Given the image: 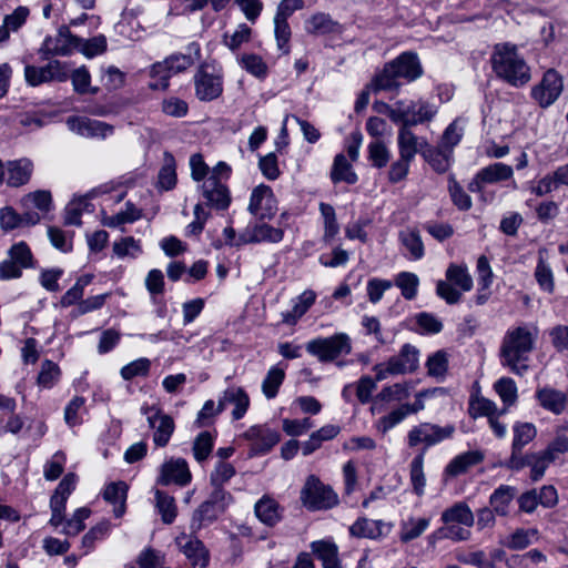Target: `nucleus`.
I'll return each instance as SVG.
<instances>
[{"label":"nucleus","mask_w":568,"mask_h":568,"mask_svg":"<svg viewBox=\"0 0 568 568\" xmlns=\"http://www.w3.org/2000/svg\"><path fill=\"white\" fill-rule=\"evenodd\" d=\"M368 159L377 169L386 166L390 159V152L384 142L375 140L368 144Z\"/></svg>","instance_id":"63"},{"label":"nucleus","mask_w":568,"mask_h":568,"mask_svg":"<svg viewBox=\"0 0 568 568\" xmlns=\"http://www.w3.org/2000/svg\"><path fill=\"white\" fill-rule=\"evenodd\" d=\"M453 154L454 151L439 143L436 146L427 144L425 150H423V158L438 173H445L448 171L453 163Z\"/></svg>","instance_id":"29"},{"label":"nucleus","mask_w":568,"mask_h":568,"mask_svg":"<svg viewBox=\"0 0 568 568\" xmlns=\"http://www.w3.org/2000/svg\"><path fill=\"white\" fill-rule=\"evenodd\" d=\"M352 388H355L356 396L362 404L373 400L372 394L376 389V382L371 376L361 377L354 385H347L343 389V396L348 397Z\"/></svg>","instance_id":"46"},{"label":"nucleus","mask_w":568,"mask_h":568,"mask_svg":"<svg viewBox=\"0 0 568 568\" xmlns=\"http://www.w3.org/2000/svg\"><path fill=\"white\" fill-rule=\"evenodd\" d=\"M430 537L463 541L470 537V530L465 526L463 527V525L444 524V526L437 529Z\"/></svg>","instance_id":"59"},{"label":"nucleus","mask_w":568,"mask_h":568,"mask_svg":"<svg viewBox=\"0 0 568 568\" xmlns=\"http://www.w3.org/2000/svg\"><path fill=\"white\" fill-rule=\"evenodd\" d=\"M285 377L284 369L273 366L268 369L265 378L262 383V392L267 398L276 396L280 386L282 385Z\"/></svg>","instance_id":"55"},{"label":"nucleus","mask_w":568,"mask_h":568,"mask_svg":"<svg viewBox=\"0 0 568 568\" xmlns=\"http://www.w3.org/2000/svg\"><path fill=\"white\" fill-rule=\"evenodd\" d=\"M316 293L312 290L304 291L295 300L292 301V310L282 313V322L286 325H295L298 320L315 303Z\"/></svg>","instance_id":"31"},{"label":"nucleus","mask_w":568,"mask_h":568,"mask_svg":"<svg viewBox=\"0 0 568 568\" xmlns=\"http://www.w3.org/2000/svg\"><path fill=\"white\" fill-rule=\"evenodd\" d=\"M215 442V434L205 430L200 433L193 443L192 452L196 462L202 463L210 456Z\"/></svg>","instance_id":"49"},{"label":"nucleus","mask_w":568,"mask_h":568,"mask_svg":"<svg viewBox=\"0 0 568 568\" xmlns=\"http://www.w3.org/2000/svg\"><path fill=\"white\" fill-rule=\"evenodd\" d=\"M236 62L257 80H265L268 75V65L260 54L253 52L241 53L236 55Z\"/></svg>","instance_id":"34"},{"label":"nucleus","mask_w":568,"mask_h":568,"mask_svg":"<svg viewBox=\"0 0 568 568\" xmlns=\"http://www.w3.org/2000/svg\"><path fill=\"white\" fill-rule=\"evenodd\" d=\"M245 437L252 440L254 455L267 453L280 440V435L273 428H250Z\"/></svg>","instance_id":"28"},{"label":"nucleus","mask_w":568,"mask_h":568,"mask_svg":"<svg viewBox=\"0 0 568 568\" xmlns=\"http://www.w3.org/2000/svg\"><path fill=\"white\" fill-rule=\"evenodd\" d=\"M33 162L28 158L3 162L0 159V184L6 183L10 187L26 185L33 173Z\"/></svg>","instance_id":"9"},{"label":"nucleus","mask_w":568,"mask_h":568,"mask_svg":"<svg viewBox=\"0 0 568 568\" xmlns=\"http://www.w3.org/2000/svg\"><path fill=\"white\" fill-rule=\"evenodd\" d=\"M221 514H223V511L217 510L216 506L207 499L194 511L191 528L193 530H200L202 527L216 520Z\"/></svg>","instance_id":"39"},{"label":"nucleus","mask_w":568,"mask_h":568,"mask_svg":"<svg viewBox=\"0 0 568 568\" xmlns=\"http://www.w3.org/2000/svg\"><path fill=\"white\" fill-rule=\"evenodd\" d=\"M301 500L308 510H326L338 504V496L329 486L311 475L301 490Z\"/></svg>","instance_id":"7"},{"label":"nucleus","mask_w":568,"mask_h":568,"mask_svg":"<svg viewBox=\"0 0 568 568\" xmlns=\"http://www.w3.org/2000/svg\"><path fill=\"white\" fill-rule=\"evenodd\" d=\"M536 398L542 408L556 415H560L565 410L567 403L565 393L548 386L538 388Z\"/></svg>","instance_id":"30"},{"label":"nucleus","mask_w":568,"mask_h":568,"mask_svg":"<svg viewBox=\"0 0 568 568\" xmlns=\"http://www.w3.org/2000/svg\"><path fill=\"white\" fill-rule=\"evenodd\" d=\"M394 284L400 290L405 300L412 301L417 296L419 277L413 272L403 271L396 275Z\"/></svg>","instance_id":"44"},{"label":"nucleus","mask_w":568,"mask_h":568,"mask_svg":"<svg viewBox=\"0 0 568 568\" xmlns=\"http://www.w3.org/2000/svg\"><path fill=\"white\" fill-rule=\"evenodd\" d=\"M311 549L322 562L323 568H342L338 559V548L329 540H316L311 544Z\"/></svg>","instance_id":"33"},{"label":"nucleus","mask_w":568,"mask_h":568,"mask_svg":"<svg viewBox=\"0 0 568 568\" xmlns=\"http://www.w3.org/2000/svg\"><path fill=\"white\" fill-rule=\"evenodd\" d=\"M494 389L501 399L505 410L507 407L514 406L518 398V388L515 381L510 377H501L494 384Z\"/></svg>","instance_id":"45"},{"label":"nucleus","mask_w":568,"mask_h":568,"mask_svg":"<svg viewBox=\"0 0 568 568\" xmlns=\"http://www.w3.org/2000/svg\"><path fill=\"white\" fill-rule=\"evenodd\" d=\"M90 515L91 510L89 508H78L73 513L72 517L65 520L61 532L64 534L65 536H77L84 529V521L90 517Z\"/></svg>","instance_id":"57"},{"label":"nucleus","mask_w":568,"mask_h":568,"mask_svg":"<svg viewBox=\"0 0 568 568\" xmlns=\"http://www.w3.org/2000/svg\"><path fill=\"white\" fill-rule=\"evenodd\" d=\"M227 405L234 406L232 417L233 420H239L247 412L250 398L243 388L231 386L227 387L220 396V407L225 409Z\"/></svg>","instance_id":"25"},{"label":"nucleus","mask_w":568,"mask_h":568,"mask_svg":"<svg viewBox=\"0 0 568 568\" xmlns=\"http://www.w3.org/2000/svg\"><path fill=\"white\" fill-rule=\"evenodd\" d=\"M248 212L260 220L272 219L276 211V200L268 185L260 184L253 189L247 207Z\"/></svg>","instance_id":"12"},{"label":"nucleus","mask_w":568,"mask_h":568,"mask_svg":"<svg viewBox=\"0 0 568 568\" xmlns=\"http://www.w3.org/2000/svg\"><path fill=\"white\" fill-rule=\"evenodd\" d=\"M446 278L464 292H468L473 287V278L464 265L450 264L446 270Z\"/></svg>","instance_id":"51"},{"label":"nucleus","mask_w":568,"mask_h":568,"mask_svg":"<svg viewBox=\"0 0 568 568\" xmlns=\"http://www.w3.org/2000/svg\"><path fill=\"white\" fill-rule=\"evenodd\" d=\"M201 59V45L197 42L189 43L183 52L173 53L162 62L152 65L151 74L158 77L160 83L152 84V88L165 89L169 85V78L186 71Z\"/></svg>","instance_id":"4"},{"label":"nucleus","mask_w":568,"mask_h":568,"mask_svg":"<svg viewBox=\"0 0 568 568\" xmlns=\"http://www.w3.org/2000/svg\"><path fill=\"white\" fill-rule=\"evenodd\" d=\"M282 229L273 227L266 223H250L240 234V244L250 243H278L283 240Z\"/></svg>","instance_id":"20"},{"label":"nucleus","mask_w":568,"mask_h":568,"mask_svg":"<svg viewBox=\"0 0 568 568\" xmlns=\"http://www.w3.org/2000/svg\"><path fill=\"white\" fill-rule=\"evenodd\" d=\"M192 480L189 465L183 458H171L162 464L158 483L168 486L175 484L186 486Z\"/></svg>","instance_id":"16"},{"label":"nucleus","mask_w":568,"mask_h":568,"mask_svg":"<svg viewBox=\"0 0 568 568\" xmlns=\"http://www.w3.org/2000/svg\"><path fill=\"white\" fill-rule=\"evenodd\" d=\"M21 205L27 210L36 207L41 214H45L52 209L51 193L47 190L30 192L21 199Z\"/></svg>","instance_id":"43"},{"label":"nucleus","mask_w":568,"mask_h":568,"mask_svg":"<svg viewBox=\"0 0 568 568\" xmlns=\"http://www.w3.org/2000/svg\"><path fill=\"white\" fill-rule=\"evenodd\" d=\"M205 204L214 210H226L231 203L230 192L216 176H209L202 184Z\"/></svg>","instance_id":"19"},{"label":"nucleus","mask_w":568,"mask_h":568,"mask_svg":"<svg viewBox=\"0 0 568 568\" xmlns=\"http://www.w3.org/2000/svg\"><path fill=\"white\" fill-rule=\"evenodd\" d=\"M175 544L193 568H205L207 566L209 552L200 539L182 534L176 537Z\"/></svg>","instance_id":"17"},{"label":"nucleus","mask_w":568,"mask_h":568,"mask_svg":"<svg viewBox=\"0 0 568 568\" xmlns=\"http://www.w3.org/2000/svg\"><path fill=\"white\" fill-rule=\"evenodd\" d=\"M393 529V524L381 519L358 518L351 527L349 534L357 538L383 539Z\"/></svg>","instance_id":"18"},{"label":"nucleus","mask_w":568,"mask_h":568,"mask_svg":"<svg viewBox=\"0 0 568 568\" xmlns=\"http://www.w3.org/2000/svg\"><path fill=\"white\" fill-rule=\"evenodd\" d=\"M412 104L414 108L410 109V120H409L410 125H417V124L430 121L437 113L436 106L428 102L412 101Z\"/></svg>","instance_id":"58"},{"label":"nucleus","mask_w":568,"mask_h":568,"mask_svg":"<svg viewBox=\"0 0 568 568\" xmlns=\"http://www.w3.org/2000/svg\"><path fill=\"white\" fill-rule=\"evenodd\" d=\"M126 493L128 486L124 481L111 483L103 491V498L113 505V514L118 518L125 513Z\"/></svg>","instance_id":"36"},{"label":"nucleus","mask_w":568,"mask_h":568,"mask_svg":"<svg viewBox=\"0 0 568 568\" xmlns=\"http://www.w3.org/2000/svg\"><path fill=\"white\" fill-rule=\"evenodd\" d=\"M409 397V387L406 383H397L384 387L372 400V414H381L389 403L402 402Z\"/></svg>","instance_id":"22"},{"label":"nucleus","mask_w":568,"mask_h":568,"mask_svg":"<svg viewBox=\"0 0 568 568\" xmlns=\"http://www.w3.org/2000/svg\"><path fill=\"white\" fill-rule=\"evenodd\" d=\"M67 125L73 133L91 139H106L114 132V128L111 124L85 116H70L67 120Z\"/></svg>","instance_id":"14"},{"label":"nucleus","mask_w":568,"mask_h":568,"mask_svg":"<svg viewBox=\"0 0 568 568\" xmlns=\"http://www.w3.org/2000/svg\"><path fill=\"white\" fill-rule=\"evenodd\" d=\"M453 434V428H413L408 433V445L415 447L423 445L420 454H418L410 463V483L413 490L417 496H423L425 493L426 477L424 474V455L425 452L440 442L449 438Z\"/></svg>","instance_id":"3"},{"label":"nucleus","mask_w":568,"mask_h":568,"mask_svg":"<svg viewBox=\"0 0 568 568\" xmlns=\"http://www.w3.org/2000/svg\"><path fill=\"white\" fill-rule=\"evenodd\" d=\"M514 176V169L501 162H495L480 169L475 179L469 183L468 189L470 192L477 193L481 191L483 184L498 183L507 181Z\"/></svg>","instance_id":"15"},{"label":"nucleus","mask_w":568,"mask_h":568,"mask_svg":"<svg viewBox=\"0 0 568 568\" xmlns=\"http://www.w3.org/2000/svg\"><path fill=\"white\" fill-rule=\"evenodd\" d=\"M113 191V186L109 184L100 185L91 190L85 195L74 196L64 209V223L67 225H81V215L90 211V199L99 195H108Z\"/></svg>","instance_id":"11"},{"label":"nucleus","mask_w":568,"mask_h":568,"mask_svg":"<svg viewBox=\"0 0 568 568\" xmlns=\"http://www.w3.org/2000/svg\"><path fill=\"white\" fill-rule=\"evenodd\" d=\"M151 361L146 357H141L124 365L120 375L124 381H131L138 376H146L150 372Z\"/></svg>","instance_id":"64"},{"label":"nucleus","mask_w":568,"mask_h":568,"mask_svg":"<svg viewBox=\"0 0 568 568\" xmlns=\"http://www.w3.org/2000/svg\"><path fill=\"white\" fill-rule=\"evenodd\" d=\"M256 518L267 527L276 526L283 518V508L270 495H263L254 505Z\"/></svg>","instance_id":"23"},{"label":"nucleus","mask_w":568,"mask_h":568,"mask_svg":"<svg viewBox=\"0 0 568 568\" xmlns=\"http://www.w3.org/2000/svg\"><path fill=\"white\" fill-rule=\"evenodd\" d=\"M67 456L62 450L55 452L43 465V477L48 481L57 480L63 473Z\"/></svg>","instance_id":"54"},{"label":"nucleus","mask_w":568,"mask_h":568,"mask_svg":"<svg viewBox=\"0 0 568 568\" xmlns=\"http://www.w3.org/2000/svg\"><path fill=\"white\" fill-rule=\"evenodd\" d=\"M444 524H457L467 528L471 527L475 523V517L469 506L463 501L454 504L452 507L445 509L440 517Z\"/></svg>","instance_id":"35"},{"label":"nucleus","mask_w":568,"mask_h":568,"mask_svg":"<svg viewBox=\"0 0 568 568\" xmlns=\"http://www.w3.org/2000/svg\"><path fill=\"white\" fill-rule=\"evenodd\" d=\"M61 372L58 364L52 361L45 359L41 364L38 375V384L43 388H51L60 378Z\"/></svg>","instance_id":"62"},{"label":"nucleus","mask_w":568,"mask_h":568,"mask_svg":"<svg viewBox=\"0 0 568 568\" xmlns=\"http://www.w3.org/2000/svg\"><path fill=\"white\" fill-rule=\"evenodd\" d=\"M252 38V29L245 24L240 23L232 33L223 36V44L231 51H237L243 44L250 42Z\"/></svg>","instance_id":"48"},{"label":"nucleus","mask_w":568,"mask_h":568,"mask_svg":"<svg viewBox=\"0 0 568 568\" xmlns=\"http://www.w3.org/2000/svg\"><path fill=\"white\" fill-rule=\"evenodd\" d=\"M564 81L561 75L554 69L544 73L539 84L531 89V97L541 108L551 105L561 94Z\"/></svg>","instance_id":"10"},{"label":"nucleus","mask_w":568,"mask_h":568,"mask_svg":"<svg viewBox=\"0 0 568 568\" xmlns=\"http://www.w3.org/2000/svg\"><path fill=\"white\" fill-rule=\"evenodd\" d=\"M516 489L508 485H500L489 498L490 506L496 515L506 516L515 498Z\"/></svg>","instance_id":"38"},{"label":"nucleus","mask_w":568,"mask_h":568,"mask_svg":"<svg viewBox=\"0 0 568 568\" xmlns=\"http://www.w3.org/2000/svg\"><path fill=\"white\" fill-rule=\"evenodd\" d=\"M32 267H34L33 254L29 245L20 241L8 250L7 257L0 262V280L20 278L23 270Z\"/></svg>","instance_id":"8"},{"label":"nucleus","mask_w":568,"mask_h":568,"mask_svg":"<svg viewBox=\"0 0 568 568\" xmlns=\"http://www.w3.org/2000/svg\"><path fill=\"white\" fill-rule=\"evenodd\" d=\"M336 23L327 13L318 12L313 14L306 22L305 29L310 33L325 34L335 30Z\"/></svg>","instance_id":"52"},{"label":"nucleus","mask_w":568,"mask_h":568,"mask_svg":"<svg viewBox=\"0 0 568 568\" xmlns=\"http://www.w3.org/2000/svg\"><path fill=\"white\" fill-rule=\"evenodd\" d=\"M396 74L407 82H412L422 75V67L416 54L405 52L389 62Z\"/></svg>","instance_id":"27"},{"label":"nucleus","mask_w":568,"mask_h":568,"mask_svg":"<svg viewBox=\"0 0 568 568\" xmlns=\"http://www.w3.org/2000/svg\"><path fill=\"white\" fill-rule=\"evenodd\" d=\"M402 79L396 74L394 67L387 63L383 71L373 81L374 91H395L402 85Z\"/></svg>","instance_id":"42"},{"label":"nucleus","mask_w":568,"mask_h":568,"mask_svg":"<svg viewBox=\"0 0 568 568\" xmlns=\"http://www.w3.org/2000/svg\"><path fill=\"white\" fill-rule=\"evenodd\" d=\"M485 455L480 450H468L455 456L444 468L443 477L445 481L466 474L471 467L480 464Z\"/></svg>","instance_id":"21"},{"label":"nucleus","mask_w":568,"mask_h":568,"mask_svg":"<svg viewBox=\"0 0 568 568\" xmlns=\"http://www.w3.org/2000/svg\"><path fill=\"white\" fill-rule=\"evenodd\" d=\"M469 412L474 417H488L491 426H496L494 420L503 415L505 409L499 410L497 405L488 398L477 397L470 402Z\"/></svg>","instance_id":"41"},{"label":"nucleus","mask_w":568,"mask_h":568,"mask_svg":"<svg viewBox=\"0 0 568 568\" xmlns=\"http://www.w3.org/2000/svg\"><path fill=\"white\" fill-rule=\"evenodd\" d=\"M80 45V39L73 36L67 27H61L54 37H47L41 52L45 58L52 55H69Z\"/></svg>","instance_id":"13"},{"label":"nucleus","mask_w":568,"mask_h":568,"mask_svg":"<svg viewBox=\"0 0 568 568\" xmlns=\"http://www.w3.org/2000/svg\"><path fill=\"white\" fill-rule=\"evenodd\" d=\"M338 434V428H318L303 443V455L307 456L318 448L323 440L332 439Z\"/></svg>","instance_id":"60"},{"label":"nucleus","mask_w":568,"mask_h":568,"mask_svg":"<svg viewBox=\"0 0 568 568\" xmlns=\"http://www.w3.org/2000/svg\"><path fill=\"white\" fill-rule=\"evenodd\" d=\"M320 212L324 222L323 240L326 243H329L339 232V225L336 220V213L331 204L323 202L320 204Z\"/></svg>","instance_id":"50"},{"label":"nucleus","mask_w":568,"mask_h":568,"mask_svg":"<svg viewBox=\"0 0 568 568\" xmlns=\"http://www.w3.org/2000/svg\"><path fill=\"white\" fill-rule=\"evenodd\" d=\"M537 337L538 328L534 325L524 324L508 328L500 346L501 365L516 375H524Z\"/></svg>","instance_id":"1"},{"label":"nucleus","mask_w":568,"mask_h":568,"mask_svg":"<svg viewBox=\"0 0 568 568\" xmlns=\"http://www.w3.org/2000/svg\"><path fill=\"white\" fill-rule=\"evenodd\" d=\"M142 215L140 209H138L132 202L125 203V209L113 215H106L102 210V224L108 227H119L126 223H133L138 221Z\"/></svg>","instance_id":"37"},{"label":"nucleus","mask_w":568,"mask_h":568,"mask_svg":"<svg viewBox=\"0 0 568 568\" xmlns=\"http://www.w3.org/2000/svg\"><path fill=\"white\" fill-rule=\"evenodd\" d=\"M398 240L404 248L403 255L409 261H419L425 255V246L420 233L415 227H406L398 234Z\"/></svg>","instance_id":"26"},{"label":"nucleus","mask_w":568,"mask_h":568,"mask_svg":"<svg viewBox=\"0 0 568 568\" xmlns=\"http://www.w3.org/2000/svg\"><path fill=\"white\" fill-rule=\"evenodd\" d=\"M338 434V428H318L303 443V455L307 456L318 448L323 440L332 439Z\"/></svg>","instance_id":"61"},{"label":"nucleus","mask_w":568,"mask_h":568,"mask_svg":"<svg viewBox=\"0 0 568 568\" xmlns=\"http://www.w3.org/2000/svg\"><path fill=\"white\" fill-rule=\"evenodd\" d=\"M427 144L425 139L418 138L406 125L399 129L397 136L399 156L413 161L417 153L423 155V150H425Z\"/></svg>","instance_id":"24"},{"label":"nucleus","mask_w":568,"mask_h":568,"mask_svg":"<svg viewBox=\"0 0 568 568\" xmlns=\"http://www.w3.org/2000/svg\"><path fill=\"white\" fill-rule=\"evenodd\" d=\"M306 352L320 362H333L352 352L351 337L346 333H336L328 337H316L305 345Z\"/></svg>","instance_id":"5"},{"label":"nucleus","mask_w":568,"mask_h":568,"mask_svg":"<svg viewBox=\"0 0 568 568\" xmlns=\"http://www.w3.org/2000/svg\"><path fill=\"white\" fill-rule=\"evenodd\" d=\"M490 63L496 77L511 87L520 88L531 80L530 67L519 54L518 48L513 43L495 44L490 55Z\"/></svg>","instance_id":"2"},{"label":"nucleus","mask_w":568,"mask_h":568,"mask_svg":"<svg viewBox=\"0 0 568 568\" xmlns=\"http://www.w3.org/2000/svg\"><path fill=\"white\" fill-rule=\"evenodd\" d=\"M113 253L119 258H135L142 253L140 241L132 236L122 237L113 243Z\"/></svg>","instance_id":"56"},{"label":"nucleus","mask_w":568,"mask_h":568,"mask_svg":"<svg viewBox=\"0 0 568 568\" xmlns=\"http://www.w3.org/2000/svg\"><path fill=\"white\" fill-rule=\"evenodd\" d=\"M465 131V122L462 119L454 120L444 131L439 144L454 151L459 144Z\"/></svg>","instance_id":"53"},{"label":"nucleus","mask_w":568,"mask_h":568,"mask_svg":"<svg viewBox=\"0 0 568 568\" xmlns=\"http://www.w3.org/2000/svg\"><path fill=\"white\" fill-rule=\"evenodd\" d=\"M430 519L426 517L409 516L399 524V540L408 544L419 538L429 527Z\"/></svg>","instance_id":"32"},{"label":"nucleus","mask_w":568,"mask_h":568,"mask_svg":"<svg viewBox=\"0 0 568 568\" xmlns=\"http://www.w3.org/2000/svg\"><path fill=\"white\" fill-rule=\"evenodd\" d=\"M331 179L334 183L346 182L355 184L358 180L344 154H337L332 166Z\"/></svg>","instance_id":"40"},{"label":"nucleus","mask_w":568,"mask_h":568,"mask_svg":"<svg viewBox=\"0 0 568 568\" xmlns=\"http://www.w3.org/2000/svg\"><path fill=\"white\" fill-rule=\"evenodd\" d=\"M155 506L164 524H172L176 517L175 500L166 493L155 490Z\"/></svg>","instance_id":"47"},{"label":"nucleus","mask_w":568,"mask_h":568,"mask_svg":"<svg viewBox=\"0 0 568 568\" xmlns=\"http://www.w3.org/2000/svg\"><path fill=\"white\" fill-rule=\"evenodd\" d=\"M223 69L215 63L201 64L193 77L195 95L200 101H213L223 92Z\"/></svg>","instance_id":"6"}]
</instances>
